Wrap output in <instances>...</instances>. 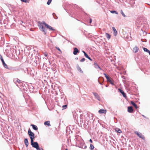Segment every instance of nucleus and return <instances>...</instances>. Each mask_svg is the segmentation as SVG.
Returning a JSON list of instances; mask_svg holds the SVG:
<instances>
[{
    "label": "nucleus",
    "mask_w": 150,
    "mask_h": 150,
    "mask_svg": "<svg viewBox=\"0 0 150 150\" xmlns=\"http://www.w3.org/2000/svg\"><path fill=\"white\" fill-rule=\"evenodd\" d=\"M28 134L29 135L31 139V141L33 140L35 138L34 133L31 132L30 130L29 129L28 131Z\"/></svg>",
    "instance_id": "obj_1"
},
{
    "label": "nucleus",
    "mask_w": 150,
    "mask_h": 150,
    "mask_svg": "<svg viewBox=\"0 0 150 150\" xmlns=\"http://www.w3.org/2000/svg\"><path fill=\"white\" fill-rule=\"evenodd\" d=\"M31 143L32 146L34 148H36L39 146L38 143L37 142H33V140L31 141Z\"/></svg>",
    "instance_id": "obj_2"
},
{
    "label": "nucleus",
    "mask_w": 150,
    "mask_h": 150,
    "mask_svg": "<svg viewBox=\"0 0 150 150\" xmlns=\"http://www.w3.org/2000/svg\"><path fill=\"white\" fill-rule=\"evenodd\" d=\"M38 26L40 30L43 31L44 33L45 34L46 33V31L44 28L43 25H42L40 23L38 24Z\"/></svg>",
    "instance_id": "obj_3"
},
{
    "label": "nucleus",
    "mask_w": 150,
    "mask_h": 150,
    "mask_svg": "<svg viewBox=\"0 0 150 150\" xmlns=\"http://www.w3.org/2000/svg\"><path fill=\"white\" fill-rule=\"evenodd\" d=\"M135 133L140 138L142 139H144V137L142 135L141 133H139L138 132L136 131L135 132Z\"/></svg>",
    "instance_id": "obj_4"
},
{
    "label": "nucleus",
    "mask_w": 150,
    "mask_h": 150,
    "mask_svg": "<svg viewBox=\"0 0 150 150\" xmlns=\"http://www.w3.org/2000/svg\"><path fill=\"white\" fill-rule=\"evenodd\" d=\"M93 94L95 96V98L98 100H100V96L98 93H93Z\"/></svg>",
    "instance_id": "obj_5"
},
{
    "label": "nucleus",
    "mask_w": 150,
    "mask_h": 150,
    "mask_svg": "<svg viewBox=\"0 0 150 150\" xmlns=\"http://www.w3.org/2000/svg\"><path fill=\"white\" fill-rule=\"evenodd\" d=\"M118 90L122 93V95L125 98L126 97V94L124 92V91L122 90L120 88H119L118 89Z\"/></svg>",
    "instance_id": "obj_6"
},
{
    "label": "nucleus",
    "mask_w": 150,
    "mask_h": 150,
    "mask_svg": "<svg viewBox=\"0 0 150 150\" xmlns=\"http://www.w3.org/2000/svg\"><path fill=\"white\" fill-rule=\"evenodd\" d=\"M133 110L132 106H129L128 107V111L129 112L131 113L133 111Z\"/></svg>",
    "instance_id": "obj_7"
},
{
    "label": "nucleus",
    "mask_w": 150,
    "mask_h": 150,
    "mask_svg": "<svg viewBox=\"0 0 150 150\" xmlns=\"http://www.w3.org/2000/svg\"><path fill=\"white\" fill-rule=\"evenodd\" d=\"M79 52V51L76 48H75L74 49L73 54L74 55H76L77 53Z\"/></svg>",
    "instance_id": "obj_8"
},
{
    "label": "nucleus",
    "mask_w": 150,
    "mask_h": 150,
    "mask_svg": "<svg viewBox=\"0 0 150 150\" xmlns=\"http://www.w3.org/2000/svg\"><path fill=\"white\" fill-rule=\"evenodd\" d=\"M139 50V48L137 46H135L133 49V51L134 53L137 52Z\"/></svg>",
    "instance_id": "obj_9"
},
{
    "label": "nucleus",
    "mask_w": 150,
    "mask_h": 150,
    "mask_svg": "<svg viewBox=\"0 0 150 150\" xmlns=\"http://www.w3.org/2000/svg\"><path fill=\"white\" fill-rule=\"evenodd\" d=\"M98 112L99 113H105L106 112V111L103 109H101L98 111Z\"/></svg>",
    "instance_id": "obj_10"
},
{
    "label": "nucleus",
    "mask_w": 150,
    "mask_h": 150,
    "mask_svg": "<svg viewBox=\"0 0 150 150\" xmlns=\"http://www.w3.org/2000/svg\"><path fill=\"white\" fill-rule=\"evenodd\" d=\"M76 68L81 73H83V71L81 70V68L79 67L78 65H76Z\"/></svg>",
    "instance_id": "obj_11"
},
{
    "label": "nucleus",
    "mask_w": 150,
    "mask_h": 150,
    "mask_svg": "<svg viewBox=\"0 0 150 150\" xmlns=\"http://www.w3.org/2000/svg\"><path fill=\"white\" fill-rule=\"evenodd\" d=\"M46 26L49 29L52 30H54V29L51 26L47 24H45Z\"/></svg>",
    "instance_id": "obj_12"
},
{
    "label": "nucleus",
    "mask_w": 150,
    "mask_h": 150,
    "mask_svg": "<svg viewBox=\"0 0 150 150\" xmlns=\"http://www.w3.org/2000/svg\"><path fill=\"white\" fill-rule=\"evenodd\" d=\"M94 67L96 69L98 68L100 70H102V69L96 63H94Z\"/></svg>",
    "instance_id": "obj_13"
},
{
    "label": "nucleus",
    "mask_w": 150,
    "mask_h": 150,
    "mask_svg": "<svg viewBox=\"0 0 150 150\" xmlns=\"http://www.w3.org/2000/svg\"><path fill=\"white\" fill-rule=\"evenodd\" d=\"M24 143L26 147H28V142L27 139H25L24 140Z\"/></svg>",
    "instance_id": "obj_14"
},
{
    "label": "nucleus",
    "mask_w": 150,
    "mask_h": 150,
    "mask_svg": "<svg viewBox=\"0 0 150 150\" xmlns=\"http://www.w3.org/2000/svg\"><path fill=\"white\" fill-rule=\"evenodd\" d=\"M112 30L114 32V34L115 36H116L117 34V32L115 27H112Z\"/></svg>",
    "instance_id": "obj_15"
},
{
    "label": "nucleus",
    "mask_w": 150,
    "mask_h": 150,
    "mask_svg": "<svg viewBox=\"0 0 150 150\" xmlns=\"http://www.w3.org/2000/svg\"><path fill=\"white\" fill-rule=\"evenodd\" d=\"M1 61L2 62L3 65L4 66V67L6 69H8V66H7V65L5 64L4 60H2Z\"/></svg>",
    "instance_id": "obj_16"
},
{
    "label": "nucleus",
    "mask_w": 150,
    "mask_h": 150,
    "mask_svg": "<svg viewBox=\"0 0 150 150\" xmlns=\"http://www.w3.org/2000/svg\"><path fill=\"white\" fill-rule=\"evenodd\" d=\"M44 124L45 125H47L49 127L50 126H51V125L50 124V121H49L45 122L44 123Z\"/></svg>",
    "instance_id": "obj_17"
},
{
    "label": "nucleus",
    "mask_w": 150,
    "mask_h": 150,
    "mask_svg": "<svg viewBox=\"0 0 150 150\" xmlns=\"http://www.w3.org/2000/svg\"><path fill=\"white\" fill-rule=\"evenodd\" d=\"M14 82L16 83V82H18L19 83H20L21 82V81L19 79H16L15 80H14Z\"/></svg>",
    "instance_id": "obj_18"
},
{
    "label": "nucleus",
    "mask_w": 150,
    "mask_h": 150,
    "mask_svg": "<svg viewBox=\"0 0 150 150\" xmlns=\"http://www.w3.org/2000/svg\"><path fill=\"white\" fill-rule=\"evenodd\" d=\"M31 126H32L33 129L35 130H37L38 129V128L37 126L35 125L32 124Z\"/></svg>",
    "instance_id": "obj_19"
},
{
    "label": "nucleus",
    "mask_w": 150,
    "mask_h": 150,
    "mask_svg": "<svg viewBox=\"0 0 150 150\" xmlns=\"http://www.w3.org/2000/svg\"><path fill=\"white\" fill-rule=\"evenodd\" d=\"M143 50L144 52L149 53V55H150V51L148 50L146 48L144 47Z\"/></svg>",
    "instance_id": "obj_20"
},
{
    "label": "nucleus",
    "mask_w": 150,
    "mask_h": 150,
    "mask_svg": "<svg viewBox=\"0 0 150 150\" xmlns=\"http://www.w3.org/2000/svg\"><path fill=\"white\" fill-rule=\"evenodd\" d=\"M131 103L135 107V108H136L137 109L138 108V107L137 105L135 103H134L132 101Z\"/></svg>",
    "instance_id": "obj_21"
},
{
    "label": "nucleus",
    "mask_w": 150,
    "mask_h": 150,
    "mask_svg": "<svg viewBox=\"0 0 150 150\" xmlns=\"http://www.w3.org/2000/svg\"><path fill=\"white\" fill-rule=\"evenodd\" d=\"M105 34H106V37L107 39H109L110 38L111 36L110 34H109L107 33H106Z\"/></svg>",
    "instance_id": "obj_22"
},
{
    "label": "nucleus",
    "mask_w": 150,
    "mask_h": 150,
    "mask_svg": "<svg viewBox=\"0 0 150 150\" xmlns=\"http://www.w3.org/2000/svg\"><path fill=\"white\" fill-rule=\"evenodd\" d=\"M115 130L118 133H120L121 132V131L120 130V129L118 128H116Z\"/></svg>",
    "instance_id": "obj_23"
},
{
    "label": "nucleus",
    "mask_w": 150,
    "mask_h": 150,
    "mask_svg": "<svg viewBox=\"0 0 150 150\" xmlns=\"http://www.w3.org/2000/svg\"><path fill=\"white\" fill-rule=\"evenodd\" d=\"M52 15L54 17V18L55 19H57L58 18V17H57L56 16V15L54 13H53V14H52Z\"/></svg>",
    "instance_id": "obj_24"
},
{
    "label": "nucleus",
    "mask_w": 150,
    "mask_h": 150,
    "mask_svg": "<svg viewBox=\"0 0 150 150\" xmlns=\"http://www.w3.org/2000/svg\"><path fill=\"white\" fill-rule=\"evenodd\" d=\"M121 13L122 14V15L125 17H126V16L125 14L122 11V10H121L120 11Z\"/></svg>",
    "instance_id": "obj_25"
},
{
    "label": "nucleus",
    "mask_w": 150,
    "mask_h": 150,
    "mask_svg": "<svg viewBox=\"0 0 150 150\" xmlns=\"http://www.w3.org/2000/svg\"><path fill=\"white\" fill-rule=\"evenodd\" d=\"M82 52L84 54L86 58H87V57H88V54L85 52V51H82Z\"/></svg>",
    "instance_id": "obj_26"
},
{
    "label": "nucleus",
    "mask_w": 150,
    "mask_h": 150,
    "mask_svg": "<svg viewBox=\"0 0 150 150\" xmlns=\"http://www.w3.org/2000/svg\"><path fill=\"white\" fill-rule=\"evenodd\" d=\"M94 148V146L92 144H91L90 147V149H91V150H93V149Z\"/></svg>",
    "instance_id": "obj_27"
},
{
    "label": "nucleus",
    "mask_w": 150,
    "mask_h": 150,
    "mask_svg": "<svg viewBox=\"0 0 150 150\" xmlns=\"http://www.w3.org/2000/svg\"><path fill=\"white\" fill-rule=\"evenodd\" d=\"M110 12L112 13H115V14H118V13L116 11H110Z\"/></svg>",
    "instance_id": "obj_28"
},
{
    "label": "nucleus",
    "mask_w": 150,
    "mask_h": 150,
    "mask_svg": "<svg viewBox=\"0 0 150 150\" xmlns=\"http://www.w3.org/2000/svg\"><path fill=\"white\" fill-rule=\"evenodd\" d=\"M108 81L110 83V84H112V85L114 84V83H113L112 81L110 79L109 80H108Z\"/></svg>",
    "instance_id": "obj_29"
},
{
    "label": "nucleus",
    "mask_w": 150,
    "mask_h": 150,
    "mask_svg": "<svg viewBox=\"0 0 150 150\" xmlns=\"http://www.w3.org/2000/svg\"><path fill=\"white\" fill-rule=\"evenodd\" d=\"M62 107L63 108V109H65L67 107V105H63Z\"/></svg>",
    "instance_id": "obj_30"
},
{
    "label": "nucleus",
    "mask_w": 150,
    "mask_h": 150,
    "mask_svg": "<svg viewBox=\"0 0 150 150\" xmlns=\"http://www.w3.org/2000/svg\"><path fill=\"white\" fill-rule=\"evenodd\" d=\"M55 48L56 49H57L60 52V53H59V54H60V53H62L61 51V50L60 49L59 47H55Z\"/></svg>",
    "instance_id": "obj_31"
},
{
    "label": "nucleus",
    "mask_w": 150,
    "mask_h": 150,
    "mask_svg": "<svg viewBox=\"0 0 150 150\" xmlns=\"http://www.w3.org/2000/svg\"><path fill=\"white\" fill-rule=\"evenodd\" d=\"M52 1V0H48V1L47 2V4L48 5H49L51 3V1Z\"/></svg>",
    "instance_id": "obj_32"
},
{
    "label": "nucleus",
    "mask_w": 150,
    "mask_h": 150,
    "mask_svg": "<svg viewBox=\"0 0 150 150\" xmlns=\"http://www.w3.org/2000/svg\"><path fill=\"white\" fill-rule=\"evenodd\" d=\"M37 150H43V149L42 148H41V149H40L39 147V146H38V147H37L36 148H35Z\"/></svg>",
    "instance_id": "obj_33"
},
{
    "label": "nucleus",
    "mask_w": 150,
    "mask_h": 150,
    "mask_svg": "<svg viewBox=\"0 0 150 150\" xmlns=\"http://www.w3.org/2000/svg\"><path fill=\"white\" fill-rule=\"evenodd\" d=\"M86 147H87V146H86V145H84L83 146H82V147L81 148L83 149H85L86 148Z\"/></svg>",
    "instance_id": "obj_34"
},
{
    "label": "nucleus",
    "mask_w": 150,
    "mask_h": 150,
    "mask_svg": "<svg viewBox=\"0 0 150 150\" xmlns=\"http://www.w3.org/2000/svg\"><path fill=\"white\" fill-rule=\"evenodd\" d=\"M85 59L84 58H83L81 60V62H83L85 60Z\"/></svg>",
    "instance_id": "obj_35"
},
{
    "label": "nucleus",
    "mask_w": 150,
    "mask_h": 150,
    "mask_svg": "<svg viewBox=\"0 0 150 150\" xmlns=\"http://www.w3.org/2000/svg\"><path fill=\"white\" fill-rule=\"evenodd\" d=\"M40 24H41L42 25L43 24H44L45 25V26H46V25H45V24H46V23H45V22H42L41 23H40Z\"/></svg>",
    "instance_id": "obj_36"
},
{
    "label": "nucleus",
    "mask_w": 150,
    "mask_h": 150,
    "mask_svg": "<svg viewBox=\"0 0 150 150\" xmlns=\"http://www.w3.org/2000/svg\"><path fill=\"white\" fill-rule=\"evenodd\" d=\"M105 78L107 79V81L109 80L110 79L109 77L108 76H106Z\"/></svg>",
    "instance_id": "obj_37"
},
{
    "label": "nucleus",
    "mask_w": 150,
    "mask_h": 150,
    "mask_svg": "<svg viewBox=\"0 0 150 150\" xmlns=\"http://www.w3.org/2000/svg\"><path fill=\"white\" fill-rule=\"evenodd\" d=\"M0 59H1V61H2V60H3L1 54H0Z\"/></svg>",
    "instance_id": "obj_38"
},
{
    "label": "nucleus",
    "mask_w": 150,
    "mask_h": 150,
    "mask_svg": "<svg viewBox=\"0 0 150 150\" xmlns=\"http://www.w3.org/2000/svg\"><path fill=\"white\" fill-rule=\"evenodd\" d=\"M22 2H26L27 1L26 0H21Z\"/></svg>",
    "instance_id": "obj_39"
},
{
    "label": "nucleus",
    "mask_w": 150,
    "mask_h": 150,
    "mask_svg": "<svg viewBox=\"0 0 150 150\" xmlns=\"http://www.w3.org/2000/svg\"><path fill=\"white\" fill-rule=\"evenodd\" d=\"M87 58L91 61H92V59L89 56Z\"/></svg>",
    "instance_id": "obj_40"
},
{
    "label": "nucleus",
    "mask_w": 150,
    "mask_h": 150,
    "mask_svg": "<svg viewBox=\"0 0 150 150\" xmlns=\"http://www.w3.org/2000/svg\"><path fill=\"white\" fill-rule=\"evenodd\" d=\"M44 55L45 56V57H47V53H45L44 54Z\"/></svg>",
    "instance_id": "obj_41"
},
{
    "label": "nucleus",
    "mask_w": 150,
    "mask_h": 150,
    "mask_svg": "<svg viewBox=\"0 0 150 150\" xmlns=\"http://www.w3.org/2000/svg\"><path fill=\"white\" fill-rule=\"evenodd\" d=\"M92 20L91 19H90V22H89V23H91V22H92Z\"/></svg>",
    "instance_id": "obj_42"
},
{
    "label": "nucleus",
    "mask_w": 150,
    "mask_h": 150,
    "mask_svg": "<svg viewBox=\"0 0 150 150\" xmlns=\"http://www.w3.org/2000/svg\"><path fill=\"white\" fill-rule=\"evenodd\" d=\"M89 141L91 143H92V142H93V141H92V140L91 139H90Z\"/></svg>",
    "instance_id": "obj_43"
},
{
    "label": "nucleus",
    "mask_w": 150,
    "mask_h": 150,
    "mask_svg": "<svg viewBox=\"0 0 150 150\" xmlns=\"http://www.w3.org/2000/svg\"><path fill=\"white\" fill-rule=\"evenodd\" d=\"M104 75H105V77H106V76H107V75H106L104 73Z\"/></svg>",
    "instance_id": "obj_44"
},
{
    "label": "nucleus",
    "mask_w": 150,
    "mask_h": 150,
    "mask_svg": "<svg viewBox=\"0 0 150 150\" xmlns=\"http://www.w3.org/2000/svg\"><path fill=\"white\" fill-rule=\"evenodd\" d=\"M99 83L101 85L102 84V83Z\"/></svg>",
    "instance_id": "obj_45"
},
{
    "label": "nucleus",
    "mask_w": 150,
    "mask_h": 150,
    "mask_svg": "<svg viewBox=\"0 0 150 150\" xmlns=\"http://www.w3.org/2000/svg\"><path fill=\"white\" fill-rule=\"evenodd\" d=\"M65 150H68V149H66Z\"/></svg>",
    "instance_id": "obj_46"
}]
</instances>
